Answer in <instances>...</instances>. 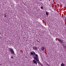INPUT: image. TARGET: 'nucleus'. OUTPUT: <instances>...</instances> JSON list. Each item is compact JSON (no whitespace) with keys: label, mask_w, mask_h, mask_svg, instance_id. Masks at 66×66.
Segmentation results:
<instances>
[{"label":"nucleus","mask_w":66,"mask_h":66,"mask_svg":"<svg viewBox=\"0 0 66 66\" xmlns=\"http://www.w3.org/2000/svg\"><path fill=\"white\" fill-rule=\"evenodd\" d=\"M35 56L34 57H33L34 59L35 60H36L37 62L39 61V58H38V55L37 54H35Z\"/></svg>","instance_id":"obj_1"},{"label":"nucleus","mask_w":66,"mask_h":66,"mask_svg":"<svg viewBox=\"0 0 66 66\" xmlns=\"http://www.w3.org/2000/svg\"><path fill=\"white\" fill-rule=\"evenodd\" d=\"M9 49V51L10 53L14 54L15 52H14V51H13V50L11 48H10Z\"/></svg>","instance_id":"obj_2"},{"label":"nucleus","mask_w":66,"mask_h":66,"mask_svg":"<svg viewBox=\"0 0 66 66\" xmlns=\"http://www.w3.org/2000/svg\"><path fill=\"white\" fill-rule=\"evenodd\" d=\"M57 39L60 42V43H62L63 42L62 41V40L58 38H57Z\"/></svg>","instance_id":"obj_3"},{"label":"nucleus","mask_w":66,"mask_h":66,"mask_svg":"<svg viewBox=\"0 0 66 66\" xmlns=\"http://www.w3.org/2000/svg\"><path fill=\"white\" fill-rule=\"evenodd\" d=\"M32 62L33 63H34V64H36V65H37V62H36V61L34 60H33L32 61Z\"/></svg>","instance_id":"obj_4"},{"label":"nucleus","mask_w":66,"mask_h":66,"mask_svg":"<svg viewBox=\"0 0 66 66\" xmlns=\"http://www.w3.org/2000/svg\"><path fill=\"white\" fill-rule=\"evenodd\" d=\"M30 54H31V55H33L34 54V55H35V54H36L35 52H33V53L32 52H31Z\"/></svg>","instance_id":"obj_5"},{"label":"nucleus","mask_w":66,"mask_h":66,"mask_svg":"<svg viewBox=\"0 0 66 66\" xmlns=\"http://www.w3.org/2000/svg\"><path fill=\"white\" fill-rule=\"evenodd\" d=\"M33 49L34 50H37V48L36 46L34 47H33Z\"/></svg>","instance_id":"obj_6"},{"label":"nucleus","mask_w":66,"mask_h":66,"mask_svg":"<svg viewBox=\"0 0 66 66\" xmlns=\"http://www.w3.org/2000/svg\"><path fill=\"white\" fill-rule=\"evenodd\" d=\"M44 48L45 47H44V46H43L42 47V48H41V50L42 51H43L44 50Z\"/></svg>","instance_id":"obj_7"},{"label":"nucleus","mask_w":66,"mask_h":66,"mask_svg":"<svg viewBox=\"0 0 66 66\" xmlns=\"http://www.w3.org/2000/svg\"><path fill=\"white\" fill-rule=\"evenodd\" d=\"M65 64H64L63 63H62V64H61V66H64Z\"/></svg>","instance_id":"obj_8"},{"label":"nucleus","mask_w":66,"mask_h":66,"mask_svg":"<svg viewBox=\"0 0 66 66\" xmlns=\"http://www.w3.org/2000/svg\"><path fill=\"white\" fill-rule=\"evenodd\" d=\"M46 14L48 16V12H46Z\"/></svg>","instance_id":"obj_9"},{"label":"nucleus","mask_w":66,"mask_h":66,"mask_svg":"<svg viewBox=\"0 0 66 66\" xmlns=\"http://www.w3.org/2000/svg\"><path fill=\"white\" fill-rule=\"evenodd\" d=\"M63 24L62 23H61V25H60V26H61V27H62V26H63Z\"/></svg>","instance_id":"obj_10"},{"label":"nucleus","mask_w":66,"mask_h":66,"mask_svg":"<svg viewBox=\"0 0 66 66\" xmlns=\"http://www.w3.org/2000/svg\"><path fill=\"white\" fill-rule=\"evenodd\" d=\"M41 9H43V6H42L41 7Z\"/></svg>","instance_id":"obj_11"},{"label":"nucleus","mask_w":66,"mask_h":66,"mask_svg":"<svg viewBox=\"0 0 66 66\" xmlns=\"http://www.w3.org/2000/svg\"><path fill=\"white\" fill-rule=\"evenodd\" d=\"M37 42H38V43H40V42L39 41H38V40H37Z\"/></svg>","instance_id":"obj_12"},{"label":"nucleus","mask_w":66,"mask_h":66,"mask_svg":"<svg viewBox=\"0 0 66 66\" xmlns=\"http://www.w3.org/2000/svg\"><path fill=\"white\" fill-rule=\"evenodd\" d=\"M4 17H6V15L5 14H4Z\"/></svg>","instance_id":"obj_13"},{"label":"nucleus","mask_w":66,"mask_h":66,"mask_svg":"<svg viewBox=\"0 0 66 66\" xmlns=\"http://www.w3.org/2000/svg\"><path fill=\"white\" fill-rule=\"evenodd\" d=\"M11 59H13V56H12L11 57Z\"/></svg>","instance_id":"obj_14"},{"label":"nucleus","mask_w":66,"mask_h":66,"mask_svg":"<svg viewBox=\"0 0 66 66\" xmlns=\"http://www.w3.org/2000/svg\"><path fill=\"white\" fill-rule=\"evenodd\" d=\"M43 0H40V1H42Z\"/></svg>","instance_id":"obj_15"},{"label":"nucleus","mask_w":66,"mask_h":66,"mask_svg":"<svg viewBox=\"0 0 66 66\" xmlns=\"http://www.w3.org/2000/svg\"><path fill=\"white\" fill-rule=\"evenodd\" d=\"M0 65H1V64H0Z\"/></svg>","instance_id":"obj_16"},{"label":"nucleus","mask_w":66,"mask_h":66,"mask_svg":"<svg viewBox=\"0 0 66 66\" xmlns=\"http://www.w3.org/2000/svg\"><path fill=\"white\" fill-rule=\"evenodd\" d=\"M47 65H49V64H47Z\"/></svg>","instance_id":"obj_17"},{"label":"nucleus","mask_w":66,"mask_h":66,"mask_svg":"<svg viewBox=\"0 0 66 66\" xmlns=\"http://www.w3.org/2000/svg\"><path fill=\"white\" fill-rule=\"evenodd\" d=\"M65 48H66V47H65Z\"/></svg>","instance_id":"obj_18"}]
</instances>
